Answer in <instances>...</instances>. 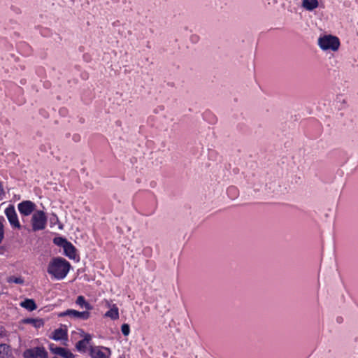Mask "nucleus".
Listing matches in <instances>:
<instances>
[{"label": "nucleus", "instance_id": "nucleus-1", "mask_svg": "<svg viewBox=\"0 0 358 358\" xmlns=\"http://www.w3.org/2000/svg\"><path fill=\"white\" fill-rule=\"evenodd\" d=\"M71 264L62 257L53 258L48 264L47 271L52 278L60 280L65 278L69 272Z\"/></svg>", "mask_w": 358, "mask_h": 358}, {"label": "nucleus", "instance_id": "nucleus-2", "mask_svg": "<svg viewBox=\"0 0 358 358\" xmlns=\"http://www.w3.org/2000/svg\"><path fill=\"white\" fill-rule=\"evenodd\" d=\"M317 44L323 51L336 52L339 49L341 43L338 37L325 34L319 37Z\"/></svg>", "mask_w": 358, "mask_h": 358}, {"label": "nucleus", "instance_id": "nucleus-3", "mask_svg": "<svg viewBox=\"0 0 358 358\" xmlns=\"http://www.w3.org/2000/svg\"><path fill=\"white\" fill-rule=\"evenodd\" d=\"M48 218L44 211L37 210L31 215V224L34 231H41L45 229Z\"/></svg>", "mask_w": 358, "mask_h": 358}, {"label": "nucleus", "instance_id": "nucleus-4", "mask_svg": "<svg viewBox=\"0 0 358 358\" xmlns=\"http://www.w3.org/2000/svg\"><path fill=\"white\" fill-rule=\"evenodd\" d=\"M90 355L92 358H110L111 350L103 346H91Z\"/></svg>", "mask_w": 358, "mask_h": 358}, {"label": "nucleus", "instance_id": "nucleus-5", "mask_svg": "<svg viewBox=\"0 0 358 358\" xmlns=\"http://www.w3.org/2000/svg\"><path fill=\"white\" fill-rule=\"evenodd\" d=\"M59 317L69 316L71 318L87 320L90 317L89 311H78L73 309H68L58 314Z\"/></svg>", "mask_w": 358, "mask_h": 358}, {"label": "nucleus", "instance_id": "nucleus-6", "mask_svg": "<svg viewBox=\"0 0 358 358\" xmlns=\"http://www.w3.org/2000/svg\"><path fill=\"white\" fill-rule=\"evenodd\" d=\"M36 205L31 201L26 200L18 203L17 209L23 216H29L36 211Z\"/></svg>", "mask_w": 358, "mask_h": 358}, {"label": "nucleus", "instance_id": "nucleus-7", "mask_svg": "<svg viewBox=\"0 0 358 358\" xmlns=\"http://www.w3.org/2000/svg\"><path fill=\"white\" fill-rule=\"evenodd\" d=\"M5 215L13 228L20 229L21 225L18 220L17 215L16 213L15 207L13 205H10L4 210Z\"/></svg>", "mask_w": 358, "mask_h": 358}, {"label": "nucleus", "instance_id": "nucleus-8", "mask_svg": "<svg viewBox=\"0 0 358 358\" xmlns=\"http://www.w3.org/2000/svg\"><path fill=\"white\" fill-rule=\"evenodd\" d=\"M50 338L55 341H60L66 345L68 342V331L66 326L61 327L55 329Z\"/></svg>", "mask_w": 358, "mask_h": 358}, {"label": "nucleus", "instance_id": "nucleus-9", "mask_svg": "<svg viewBox=\"0 0 358 358\" xmlns=\"http://www.w3.org/2000/svg\"><path fill=\"white\" fill-rule=\"evenodd\" d=\"M24 358H48V352L43 347L27 349L23 352Z\"/></svg>", "mask_w": 358, "mask_h": 358}, {"label": "nucleus", "instance_id": "nucleus-10", "mask_svg": "<svg viewBox=\"0 0 358 358\" xmlns=\"http://www.w3.org/2000/svg\"><path fill=\"white\" fill-rule=\"evenodd\" d=\"M49 350L55 355H59L63 358H75V355L67 348L57 347L54 343L48 345Z\"/></svg>", "mask_w": 358, "mask_h": 358}, {"label": "nucleus", "instance_id": "nucleus-11", "mask_svg": "<svg viewBox=\"0 0 358 358\" xmlns=\"http://www.w3.org/2000/svg\"><path fill=\"white\" fill-rule=\"evenodd\" d=\"M49 350L55 355H59L63 358H75V355L67 348L57 347L54 343L48 345Z\"/></svg>", "mask_w": 358, "mask_h": 358}, {"label": "nucleus", "instance_id": "nucleus-12", "mask_svg": "<svg viewBox=\"0 0 358 358\" xmlns=\"http://www.w3.org/2000/svg\"><path fill=\"white\" fill-rule=\"evenodd\" d=\"M80 336L83 337V339L76 344V348L78 352H85L92 336L83 331H80Z\"/></svg>", "mask_w": 358, "mask_h": 358}, {"label": "nucleus", "instance_id": "nucleus-13", "mask_svg": "<svg viewBox=\"0 0 358 358\" xmlns=\"http://www.w3.org/2000/svg\"><path fill=\"white\" fill-rule=\"evenodd\" d=\"M64 255L71 259H76L77 258L76 248L71 242L66 243L64 245Z\"/></svg>", "mask_w": 358, "mask_h": 358}, {"label": "nucleus", "instance_id": "nucleus-14", "mask_svg": "<svg viewBox=\"0 0 358 358\" xmlns=\"http://www.w3.org/2000/svg\"><path fill=\"white\" fill-rule=\"evenodd\" d=\"M108 307L110 308V310L105 313L104 317H109L113 320H117L120 315L119 309L117 306L115 304H113L112 306L108 304Z\"/></svg>", "mask_w": 358, "mask_h": 358}, {"label": "nucleus", "instance_id": "nucleus-15", "mask_svg": "<svg viewBox=\"0 0 358 358\" xmlns=\"http://www.w3.org/2000/svg\"><path fill=\"white\" fill-rule=\"evenodd\" d=\"M23 324H30L36 329L43 327L44 325V321L41 318H25L22 320Z\"/></svg>", "mask_w": 358, "mask_h": 358}, {"label": "nucleus", "instance_id": "nucleus-16", "mask_svg": "<svg viewBox=\"0 0 358 358\" xmlns=\"http://www.w3.org/2000/svg\"><path fill=\"white\" fill-rule=\"evenodd\" d=\"M301 6L308 11H312L319 6L317 0H302Z\"/></svg>", "mask_w": 358, "mask_h": 358}, {"label": "nucleus", "instance_id": "nucleus-17", "mask_svg": "<svg viewBox=\"0 0 358 358\" xmlns=\"http://www.w3.org/2000/svg\"><path fill=\"white\" fill-rule=\"evenodd\" d=\"M76 303L80 308L85 309V311H90L93 308L92 306L85 300L83 296H78L76 299Z\"/></svg>", "mask_w": 358, "mask_h": 358}, {"label": "nucleus", "instance_id": "nucleus-18", "mask_svg": "<svg viewBox=\"0 0 358 358\" xmlns=\"http://www.w3.org/2000/svg\"><path fill=\"white\" fill-rule=\"evenodd\" d=\"M20 306L29 311L34 310L37 308L34 301L32 299H25L20 303Z\"/></svg>", "mask_w": 358, "mask_h": 358}, {"label": "nucleus", "instance_id": "nucleus-19", "mask_svg": "<svg viewBox=\"0 0 358 358\" xmlns=\"http://www.w3.org/2000/svg\"><path fill=\"white\" fill-rule=\"evenodd\" d=\"M4 222L5 219L3 217L0 216V243L4 238Z\"/></svg>", "mask_w": 358, "mask_h": 358}, {"label": "nucleus", "instance_id": "nucleus-20", "mask_svg": "<svg viewBox=\"0 0 358 358\" xmlns=\"http://www.w3.org/2000/svg\"><path fill=\"white\" fill-rule=\"evenodd\" d=\"M8 282L10 283L23 284L24 280L21 277L10 276L8 278Z\"/></svg>", "mask_w": 358, "mask_h": 358}, {"label": "nucleus", "instance_id": "nucleus-21", "mask_svg": "<svg viewBox=\"0 0 358 358\" xmlns=\"http://www.w3.org/2000/svg\"><path fill=\"white\" fill-rule=\"evenodd\" d=\"M9 346L6 344H0V356L3 357L9 352Z\"/></svg>", "mask_w": 358, "mask_h": 358}, {"label": "nucleus", "instance_id": "nucleus-22", "mask_svg": "<svg viewBox=\"0 0 358 358\" xmlns=\"http://www.w3.org/2000/svg\"><path fill=\"white\" fill-rule=\"evenodd\" d=\"M69 241H66L65 238H55L54 239V243L59 245V246H61L64 248V245H66V243H68Z\"/></svg>", "mask_w": 358, "mask_h": 358}, {"label": "nucleus", "instance_id": "nucleus-23", "mask_svg": "<svg viewBox=\"0 0 358 358\" xmlns=\"http://www.w3.org/2000/svg\"><path fill=\"white\" fill-rule=\"evenodd\" d=\"M121 331L124 336H128L130 333V328L129 324H123L121 327Z\"/></svg>", "mask_w": 358, "mask_h": 358}, {"label": "nucleus", "instance_id": "nucleus-24", "mask_svg": "<svg viewBox=\"0 0 358 358\" xmlns=\"http://www.w3.org/2000/svg\"><path fill=\"white\" fill-rule=\"evenodd\" d=\"M4 197V191L1 183H0V200H2Z\"/></svg>", "mask_w": 358, "mask_h": 358}, {"label": "nucleus", "instance_id": "nucleus-25", "mask_svg": "<svg viewBox=\"0 0 358 358\" xmlns=\"http://www.w3.org/2000/svg\"><path fill=\"white\" fill-rule=\"evenodd\" d=\"M230 189L231 190H235V189L234 187H231Z\"/></svg>", "mask_w": 358, "mask_h": 358}, {"label": "nucleus", "instance_id": "nucleus-26", "mask_svg": "<svg viewBox=\"0 0 358 358\" xmlns=\"http://www.w3.org/2000/svg\"><path fill=\"white\" fill-rule=\"evenodd\" d=\"M54 217H55V219L57 220V217L56 216V215H54Z\"/></svg>", "mask_w": 358, "mask_h": 358}, {"label": "nucleus", "instance_id": "nucleus-27", "mask_svg": "<svg viewBox=\"0 0 358 358\" xmlns=\"http://www.w3.org/2000/svg\"><path fill=\"white\" fill-rule=\"evenodd\" d=\"M54 217H55V219L57 220V217L56 216V215H54Z\"/></svg>", "mask_w": 358, "mask_h": 358}, {"label": "nucleus", "instance_id": "nucleus-28", "mask_svg": "<svg viewBox=\"0 0 358 358\" xmlns=\"http://www.w3.org/2000/svg\"><path fill=\"white\" fill-rule=\"evenodd\" d=\"M0 254H1V252H0Z\"/></svg>", "mask_w": 358, "mask_h": 358}]
</instances>
